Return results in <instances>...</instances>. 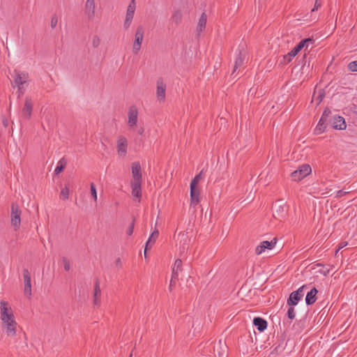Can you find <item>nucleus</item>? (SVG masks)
Returning <instances> with one entry per match:
<instances>
[{"label":"nucleus","instance_id":"a18cd8bd","mask_svg":"<svg viewBox=\"0 0 357 357\" xmlns=\"http://www.w3.org/2000/svg\"><path fill=\"white\" fill-rule=\"evenodd\" d=\"M19 96L22 95L24 92V89L22 85H20V89L18 88Z\"/></svg>","mask_w":357,"mask_h":357},{"label":"nucleus","instance_id":"37998d69","mask_svg":"<svg viewBox=\"0 0 357 357\" xmlns=\"http://www.w3.org/2000/svg\"><path fill=\"white\" fill-rule=\"evenodd\" d=\"M133 229H134V225L132 224L130 225V227L128 228V231H127V234L130 236L132 235V232H133Z\"/></svg>","mask_w":357,"mask_h":357},{"label":"nucleus","instance_id":"f3484780","mask_svg":"<svg viewBox=\"0 0 357 357\" xmlns=\"http://www.w3.org/2000/svg\"><path fill=\"white\" fill-rule=\"evenodd\" d=\"M85 13L89 19L93 18L95 15V1L94 0H86L85 3Z\"/></svg>","mask_w":357,"mask_h":357},{"label":"nucleus","instance_id":"20e7f679","mask_svg":"<svg viewBox=\"0 0 357 357\" xmlns=\"http://www.w3.org/2000/svg\"><path fill=\"white\" fill-rule=\"evenodd\" d=\"M201 180V174L197 175L190 183V204L195 206L199 202V183Z\"/></svg>","mask_w":357,"mask_h":357},{"label":"nucleus","instance_id":"c85d7f7f","mask_svg":"<svg viewBox=\"0 0 357 357\" xmlns=\"http://www.w3.org/2000/svg\"><path fill=\"white\" fill-rule=\"evenodd\" d=\"M326 93L324 89H319L318 91V95L315 97V91L314 92L312 100L316 101V105H319L325 97Z\"/></svg>","mask_w":357,"mask_h":357},{"label":"nucleus","instance_id":"4468645a","mask_svg":"<svg viewBox=\"0 0 357 357\" xmlns=\"http://www.w3.org/2000/svg\"><path fill=\"white\" fill-rule=\"evenodd\" d=\"M166 84L162 78L160 77L157 80L156 96L160 101H164L165 99Z\"/></svg>","mask_w":357,"mask_h":357},{"label":"nucleus","instance_id":"dca6fc26","mask_svg":"<svg viewBox=\"0 0 357 357\" xmlns=\"http://www.w3.org/2000/svg\"><path fill=\"white\" fill-rule=\"evenodd\" d=\"M138 111L135 106H131L128 111V121L129 127L132 128L137 125Z\"/></svg>","mask_w":357,"mask_h":357},{"label":"nucleus","instance_id":"2f4dec72","mask_svg":"<svg viewBox=\"0 0 357 357\" xmlns=\"http://www.w3.org/2000/svg\"><path fill=\"white\" fill-rule=\"evenodd\" d=\"M181 266L182 261L179 259H177L174 264V267L172 269V277H175L177 275V273L181 270Z\"/></svg>","mask_w":357,"mask_h":357},{"label":"nucleus","instance_id":"ea45409f","mask_svg":"<svg viewBox=\"0 0 357 357\" xmlns=\"http://www.w3.org/2000/svg\"><path fill=\"white\" fill-rule=\"evenodd\" d=\"M287 314H288V317L289 319H294L296 315L294 309L293 307H290L288 310Z\"/></svg>","mask_w":357,"mask_h":357},{"label":"nucleus","instance_id":"4be33fe9","mask_svg":"<svg viewBox=\"0 0 357 357\" xmlns=\"http://www.w3.org/2000/svg\"><path fill=\"white\" fill-rule=\"evenodd\" d=\"M159 231L158 229H155L151 236H149L145 246L144 249V255H146V251L149 248H150L155 242L157 238L158 237Z\"/></svg>","mask_w":357,"mask_h":357},{"label":"nucleus","instance_id":"58836bf2","mask_svg":"<svg viewBox=\"0 0 357 357\" xmlns=\"http://www.w3.org/2000/svg\"><path fill=\"white\" fill-rule=\"evenodd\" d=\"M57 17L56 15H53L51 18V27L52 29H54L57 24Z\"/></svg>","mask_w":357,"mask_h":357},{"label":"nucleus","instance_id":"79ce46f5","mask_svg":"<svg viewBox=\"0 0 357 357\" xmlns=\"http://www.w3.org/2000/svg\"><path fill=\"white\" fill-rule=\"evenodd\" d=\"M63 267H64V269L66 271H69L70 270V263L66 261V260H64L63 261Z\"/></svg>","mask_w":357,"mask_h":357},{"label":"nucleus","instance_id":"7ed1b4c3","mask_svg":"<svg viewBox=\"0 0 357 357\" xmlns=\"http://www.w3.org/2000/svg\"><path fill=\"white\" fill-rule=\"evenodd\" d=\"M314 42V40L312 38H305L300 41L287 54L284 56L283 59L284 62L289 63L304 47H305L304 51L306 52L308 47V44H312Z\"/></svg>","mask_w":357,"mask_h":357},{"label":"nucleus","instance_id":"e433bc0d","mask_svg":"<svg viewBox=\"0 0 357 357\" xmlns=\"http://www.w3.org/2000/svg\"><path fill=\"white\" fill-rule=\"evenodd\" d=\"M348 69L351 72H357V61L350 62L348 64Z\"/></svg>","mask_w":357,"mask_h":357},{"label":"nucleus","instance_id":"412c9836","mask_svg":"<svg viewBox=\"0 0 357 357\" xmlns=\"http://www.w3.org/2000/svg\"><path fill=\"white\" fill-rule=\"evenodd\" d=\"M132 195L139 202L141 194V182H131Z\"/></svg>","mask_w":357,"mask_h":357},{"label":"nucleus","instance_id":"423d86ee","mask_svg":"<svg viewBox=\"0 0 357 357\" xmlns=\"http://www.w3.org/2000/svg\"><path fill=\"white\" fill-rule=\"evenodd\" d=\"M331 111L329 108L326 107L320 118L319 123L314 130L316 134L319 135L324 132L326 128L329 125V119L332 118Z\"/></svg>","mask_w":357,"mask_h":357},{"label":"nucleus","instance_id":"473e14b6","mask_svg":"<svg viewBox=\"0 0 357 357\" xmlns=\"http://www.w3.org/2000/svg\"><path fill=\"white\" fill-rule=\"evenodd\" d=\"M182 17L183 15L181 11L178 10H176L172 15V20L175 24H178L181 22Z\"/></svg>","mask_w":357,"mask_h":357},{"label":"nucleus","instance_id":"0eeeda50","mask_svg":"<svg viewBox=\"0 0 357 357\" xmlns=\"http://www.w3.org/2000/svg\"><path fill=\"white\" fill-rule=\"evenodd\" d=\"M144 33V29L142 25L137 27L135 33V40L132 44V52L137 54L141 49Z\"/></svg>","mask_w":357,"mask_h":357},{"label":"nucleus","instance_id":"f704fd0d","mask_svg":"<svg viewBox=\"0 0 357 357\" xmlns=\"http://www.w3.org/2000/svg\"><path fill=\"white\" fill-rule=\"evenodd\" d=\"M178 240H179L180 244H183V247H184V245L187 241V234L184 232L179 233L178 235ZM183 248L184 249L185 248Z\"/></svg>","mask_w":357,"mask_h":357},{"label":"nucleus","instance_id":"72a5a7b5","mask_svg":"<svg viewBox=\"0 0 357 357\" xmlns=\"http://www.w3.org/2000/svg\"><path fill=\"white\" fill-rule=\"evenodd\" d=\"M100 296V289L98 284L96 285L94 289V303L98 304L99 302V298Z\"/></svg>","mask_w":357,"mask_h":357},{"label":"nucleus","instance_id":"6e6552de","mask_svg":"<svg viewBox=\"0 0 357 357\" xmlns=\"http://www.w3.org/2000/svg\"><path fill=\"white\" fill-rule=\"evenodd\" d=\"M311 172L312 169L309 165H303L291 173V178L294 181H298L309 175Z\"/></svg>","mask_w":357,"mask_h":357},{"label":"nucleus","instance_id":"b1692460","mask_svg":"<svg viewBox=\"0 0 357 357\" xmlns=\"http://www.w3.org/2000/svg\"><path fill=\"white\" fill-rule=\"evenodd\" d=\"M207 16L205 13H203L199 20V22L197 26V35L204 30L206 24Z\"/></svg>","mask_w":357,"mask_h":357},{"label":"nucleus","instance_id":"bb28decb","mask_svg":"<svg viewBox=\"0 0 357 357\" xmlns=\"http://www.w3.org/2000/svg\"><path fill=\"white\" fill-rule=\"evenodd\" d=\"M253 323L259 331H263L267 327V323L261 318L257 317L253 320Z\"/></svg>","mask_w":357,"mask_h":357},{"label":"nucleus","instance_id":"ddd939ff","mask_svg":"<svg viewBox=\"0 0 357 357\" xmlns=\"http://www.w3.org/2000/svg\"><path fill=\"white\" fill-rule=\"evenodd\" d=\"M33 111V102L31 98L26 97L24 100V105L22 109V115L24 119H30Z\"/></svg>","mask_w":357,"mask_h":357},{"label":"nucleus","instance_id":"a19ab883","mask_svg":"<svg viewBox=\"0 0 357 357\" xmlns=\"http://www.w3.org/2000/svg\"><path fill=\"white\" fill-rule=\"evenodd\" d=\"M321 6V2H319L318 0L315 1L314 6L312 9V12H314V10H318V8Z\"/></svg>","mask_w":357,"mask_h":357},{"label":"nucleus","instance_id":"c756f323","mask_svg":"<svg viewBox=\"0 0 357 357\" xmlns=\"http://www.w3.org/2000/svg\"><path fill=\"white\" fill-rule=\"evenodd\" d=\"M226 349L227 346L225 343L220 341L216 348L215 349V351L218 352L219 357H222L226 352Z\"/></svg>","mask_w":357,"mask_h":357},{"label":"nucleus","instance_id":"4c0bfd02","mask_svg":"<svg viewBox=\"0 0 357 357\" xmlns=\"http://www.w3.org/2000/svg\"><path fill=\"white\" fill-rule=\"evenodd\" d=\"M92 43L94 47H97L100 45V40L98 36H93Z\"/></svg>","mask_w":357,"mask_h":357},{"label":"nucleus","instance_id":"9b49d317","mask_svg":"<svg viewBox=\"0 0 357 357\" xmlns=\"http://www.w3.org/2000/svg\"><path fill=\"white\" fill-rule=\"evenodd\" d=\"M276 245V241L273 240L271 241H264L260 243L255 248V253L257 255H262L266 252V250H273Z\"/></svg>","mask_w":357,"mask_h":357},{"label":"nucleus","instance_id":"c9c22d12","mask_svg":"<svg viewBox=\"0 0 357 357\" xmlns=\"http://www.w3.org/2000/svg\"><path fill=\"white\" fill-rule=\"evenodd\" d=\"M91 195L95 202L97 201V191L95 185L92 183L90 185Z\"/></svg>","mask_w":357,"mask_h":357},{"label":"nucleus","instance_id":"393cba45","mask_svg":"<svg viewBox=\"0 0 357 357\" xmlns=\"http://www.w3.org/2000/svg\"><path fill=\"white\" fill-rule=\"evenodd\" d=\"M24 293L30 295L31 291V278L27 271L24 273Z\"/></svg>","mask_w":357,"mask_h":357},{"label":"nucleus","instance_id":"aec40b11","mask_svg":"<svg viewBox=\"0 0 357 357\" xmlns=\"http://www.w3.org/2000/svg\"><path fill=\"white\" fill-rule=\"evenodd\" d=\"M285 204L284 203L278 202L273 205V215L278 217H282L285 211Z\"/></svg>","mask_w":357,"mask_h":357},{"label":"nucleus","instance_id":"cd10ccee","mask_svg":"<svg viewBox=\"0 0 357 357\" xmlns=\"http://www.w3.org/2000/svg\"><path fill=\"white\" fill-rule=\"evenodd\" d=\"M70 197V188L68 185L61 186L59 197L62 200H68Z\"/></svg>","mask_w":357,"mask_h":357},{"label":"nucleus","instance_id":"f257e3e1","mask_svg":"<svg viewBox=\"0 0 357 357\" xmlns=\"http://www.w3.org/2000/svg\"><path fill=\"white\" fill-rule=\"evenodd\" d=\"M0 320L2 331L9 337H14L17 333V323L13 310L6 301H0Z\"/></svg>","mask_w":357,"mask_h":357},{"label":"nucleus","instance_id":"8fccbe9b","mask_svg":"<svg viewBox=\"0 0 357 357\" xmlns=\"http://www.w3.org/2000/svg\"><path fill=\"white\" fill-rule=\"evenodd\" d=\"M306 58V54H304L303 59L305 60Z\"/></svg>","mask_w":357,"mask_h":357},{"label":"nucleus","instance_id":"f03ea898","mask_svg":"<svg viewBox=\"0 0 357 357\" xmlns=\"http://www.w3.org/2000/svg\"><path fill=\"white\" fill-rule=\"evenodd\" d=\"M22 210L17 203H12L10 206V226L15 231L20 229L22 223Z\"/></svg>","mask_w":357,"mask_h":357},{"label":"nucleus","instance_id":"39448f33","mask_svg":"<svg viewBox=\"0 0 357 357\" xmlns=\"http://www.w3.org/2000/svg\"><path fill=\"white\" fill-rule=\"evenodd\" d=\"M201 180V174L197 175L190 183V204L195 206L199 202V183Z\"/></svg>","mask_w":357,"mask_h":357},{"label":"nucleus","instance_id":"a878e982","mask_svg":"<svg viewBox=\"0 0 357 357\" xmlns=\"http://www.w3.org/2000/svg\"><path fill=\"white\" fill-rule=\"evenodd\" d=\"M317 294V290L316 288H313L310 290V291H309L307 295H306V298H305V302L307 305H311V304H313L316 300H317V298H316V295Z\"/></svg>","mask_w":357,"mask_h":357},{"label":"nucleus","instance_id":"6ab92c4d","mask_svg":"<svg viewBox=\"0 0 357 357\" xmlns=\"http://www.w3.org/2000/svg\"><path fill=\"white\" fill-rule=\"evenodd\" d=\"M132 180L131 182H141V167L138 163L132 165Z\"/></svg>","mask_w":357,"mask_h":357},{"label":"nucleus","instance_id":"5701e85b","mask_svg":"<svg viewBox=\"0 0 357 357\" xmlns=\"http://www.w3.org/2000/svg\"><path fill=\"white\" fill-rule=\"evenodd\" d=\"M245 57V55L243 54L241 51H240L237 57L236 58L235 64L234 66V69H233L231 75L235 73V72L236 71L237 69H238L243 65Z\"/></svg>","mask_w":357,"mask_h":357},{"label":"nucleus","instance_id":"a211bd4d","mask_svg":"<svg viewBox=\"0 0 357 357\" xmlns=\"http://www.w3.org/2000/svg\"><path fill=\"white\" fill-rule=\"evenodd\" d=\"M128 142L126 137H120L117 141V151L119 155H125L126 153Z\"/></svg>","mask_w":357,"mask_h":357},{"label":"nucleus","instance_id":"7c9ffc66","mask_svg":"<svg viewBox=\"0 0 357 357\" xmlns=\"http://www.w3.org/2000/svg\"><path fill=\"white\" fill-rule=\"evenodd\" d=\"M67 164L66 160L64 158H61L59 160L56 167L54 169V173L56 174H60L63 169L65 168L66 165Z\"/></svg>","mask_w":357,"mask_h":357},{"label":"nucleus","instance_id":"09e8293b","mask_svg":"<svg viewBox=\"0 0 357 357\" xmlns=\"http://www.w3.org/2000/svg\"><path fill=\"white\" fill-rule=\"evenodd\" d=\"M3 125H4L5 126H7V125H8L7 121H3Z\"/></svg>","mask_w":357,"mask_h":357},{"label":"nucleus","instance_id":"9d476101","mask_svg":"<svg viewBox=\"0 0 357 357\" xmlns=\"http://www.w3.org/2000/svg\"><path fill=\"white\" fill-rule=\"evenodd\" d=\"M306 288L305 285L301 287L298 290L293 291L287 301L289 305H297L298 301H300L304 296V289Z\"/></svg>","mask_w":357,"mask_h":357},{"label":"nucleus","instance_id":"f8f14e48","mask_svg":"<svg viewBox=\"0 0 357 357\" xmlns=\"http://www.w3.org/2000/svg\"><path fill=\"white\" fill-rule=\"evenodd\" d=\"M329 125L335 130H344L347 127L344 119L342 116L335 115L329 119Z\"/></svg>","mask_w":357,"mask_h":357},{"label":"nucleus","instance_id":"de8ad7c7","mask_svg":"<svg viewBox=\"0 0 357 357\" xmlns=\"http://www.w3.org/2000/svg\"><path fill=\"white\" fill-rule=\"evenodd\" d=\"M352 112L354 113L357 114V106L356 105H354V107H352Z\"/></svg>","mask_w":357,"mask_h":357},{"label":"nucleus","instance_id":"1a4fd4ad","mask_svg":"<svg viewBox=\"0 0 357 357\" xmlns=\"http://www.w3.org/2000/svg\"><path fill=\"white\" fill-rule=\"evenodd\" d=\"M135 8V0H131L127 8L126 19L123 23V27L125 29H128L130 27L134 17Z\"/></svg>","mask_w":357,"mask_h":357},{"label":"nucleus","instance_id":"c03bdc74","mask_svg":"<svg viewBox=\"0 0 357 357\" xmlns=\"http://www.w3.org/2000/svg\"><path fill=\"white\" fill-rule=\"evenodd\" d=\"M347 245V242H342L340 245H339V247H338V249H337V251L340 250V249L344 248L346 245Z\"/></svg>","mask_w":357,"mask_h":357},{"label":"nucleus","instance_id":"2eb2a0df","mask_svg":"<svg viewBox=\"0 0 357 357\" xmlns=\"http://www.w3.org/2000/svg\"><path fill=\"white\" fill-rule=\"evenodd\" d=\"M28 78H29L28 73H20V71L15 70L13 80H14L15 84L18 88L20 89V85H23V84L26 83Z\"/></svg>","mask_w":357,"mask_h":357},{"label":"nucleus","instance_id":"49530a36","mask_svg":"<svg viewBox=\"0 0 357 357\" xmlns=\"http://www.w3.org/2000/svg\"><path fill=\"white\" fill-rule=\"evenodd\" d=\"M144 132V128L142 127L139 128V130H137L138 134L140 135H143Z\"/></svg>","mask_w":357,"mask_h":357}]
</instances>
